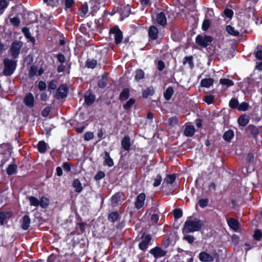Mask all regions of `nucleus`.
Returning <instances> with one entry per match:
<instances>
[{
    "label": "nucleus",
    "instance_id": "nucleus-1",
    "mask_svg": "<svg viewBox=\"0 0 262 262\" xmlns=\"http://www.w3.org/2000/svg\"><path fill=\"white\" fill-rule=\"evenodd\" d=\"M204 225V223L203 221L197 218L193 219L190 216L184 223L182 230L183 233L185 234L199 231Z\"/></svg>",
    "mask_w": 262,
    "mask_h": 262
},
{
    "label": "nucleus",
    "instance_id": "nucleus-2",
    "mask_svg": "<svg viewBox=\"0 0 262 262\" xmlns=\"http://www.w3.org/2000/svg\"><path fill=\"white\" fill-rule=\"evenodd\" d=\"M5 68L3 73L5 76L11 75L16 67V62L14 60L5 58L3 60Z\"/></svg>",
    "mask_w": 262,
    "mask_h": 262
},
{
    "label": "nucleus",
    "instance_id": "nucleus-3",
    "mask_svg": "<svg viewBox=\"0 0 262 262\" xmlns=\"http://www.w3.org/2000/svg\"><path fill=\"white\" fill-rule=\"evenodd\" d=\"M212 41V37L207 35H198L195 39L196 43L202 47H207Z\"/></svg>",
    "mask_w": 262,
    "mask_h": 262
},
{
    "label": "nucleus",
    "instance_id": "nucleus-4",
    "mask_svg": "<svg viewBox=\"0 0 262 262\" xmlns=\"http://www.w3.org/2000/svg\"><path fill=\"white\" fill-rule=\"evenodd\" d=\"M22 46L23 43L21 41H15L12 42L10 49V52L13 58H16L18 57Z\"/></svg>",
    "mask_w": 262,
    "mask_h": 262
},
{
    "label": "nucleus",
    "instance_id": "nucleus-5",
    "mask_svg": "<svg viewBox=\"0 0 262 262\" xmlns=\"http://www.w3.org/2000/svg\"><path fill=\"white\" fill-rule=\"evenodd\" d=\"M112 35H114V37L116 44H119L121 42L123 35L121 30L117 27L112 28L110 31Z\"/></svg>",
    "mask_w": 262,
    "mask_h": 262
},
{
    "label": "nucleus",
    "instance_id": "nucleus-6",
    "mask_svg": "<svg viewBox=\"0 0 262 262\" xmlns=\"http://www.w3.org/2000/svg\"><path fill=\"white\" fill-rule=\"evenodd\" d=\"M150 253L154 255V257L156 259L159 258L161 257L164 256L166 255L167 251L166 250H162L159 247H156L151 249Z\"/></svg>",
    "mask_w": 262,
    "mask_h": 262
},
{
    "label": "nucleus",
    "instance_id": "nucleus-7",
    "mask_svg": "<svg viewBox=\"0 0 262 262\" xmlns=\"http://www.w3.org/2000/svg\"><path fill=\"white\" fill-rule=\"evenodd\" d=\"M68 88L66 84L60 85L57 90L56 97L57 99L64 98L67 95Z\"/></svg>",
    "mask_w": 262,
    "mask_h": 262
},
{
    "label": "nucleus",
    "instance_id": "nucleus-8",
    "mask_svg": "<svg viewBox=\"0 0 262 262\" xmlns=\"http://www.w3.org/2000/svg\"><path fill=\"white\" fill-rule=\"evenodd\" d=\"M145 199V194L144 193H141L139 194L135 202V206L137 209H140L144 204Z\"/></svg>",
    "mask_w": 262,
    "mask_h": 262
},
{
    "label": "nucleus",
    "instance_id": "nucleus-9",
    "mask_svg": "<svg viewBox=\"0 0 262 262\" xmlns=\"http://www.w3.org/2000/svg\"><path fill=\"white\" fill-rule=\"evenodd\" d=\"M24 102L28 107H32L34 105V98L31 93H28L24 99Z\"/></svg>",
    "mask_w": 262,
    "mask_h": 262
},
{
    "label": "nucleus",
    "instance_id": "nucleus-10",
    "mask_svg": "<svg viewBox=\"0 0 262 262\" xmlns=\"http://www.w3.org/2000/svg\"><path fill=\"white\" fill-rule=\"evenodd\" d=\"M151 240V237L149 235H146L143 237L141 242L139 244V247L140 249L145 250L148 247V245Z\"/></svg>",
    "mask_w": 262,
    "mask_h": 262
},
{
    "label": "nucleus",
    "instance_id": "nucleus-11",
    "mask_svg": "<svg viewBox=\"0 0 262 262\" xmlns=\"http://www.w3.org/2000/svg\"><path fill=\"white\" fill-rule=\"evenodd\" d=\"M131 146L130 138L128 136H125L121 141V146L125 150H129Z\"/></svg>",
    "mask_w": 262,
    "mask_h": 262
},
{
    "label": "nucleus",
    "instance_id": "nucleus-12",
    "mask_svg": "<svg viewBox=\"0 0 262 262\" xmlns=\"http://www.w3.org/2000/svg\"><path fill=\"white\" fill-rule=\"evenodd\" d=\"M95 96L91 92H87L84 95V101L88 105H92L95 101Z\"/></svg>",
    "mask_w": 262,
    "mask_h": 262
},
{
    "label": "nucleus",
    "instance_id": "nucleus-13",
    "mask_svg": "<svg viewBox=\"0 0 262 262\" xmlns=\"http://www.w3.org/2000/svg\"><path fill=\"white\" fill-rule=\"evenodd\" d=\"M156 22L162 26L166 24V18L165 14L163 12H160L157 15Z\"/></svg>",
    "mask_w": 262,
    "mask_h": 262
},
{
    "label": "nucleus",
    "instance_id": "nucleus-14",
    "mask_svg": "<svg viewBox=\"0 0 262 262\" xmlns=\"http://www.w3.org/2000/svg\"><path fill=\"white\" fill-rule=\"evenodd\" d=\"M199 258L201 261L205 262L212 261L214 259L213 256L205 252H201L199 255Z\"/></svg>",
    "mask_w": 262,
    "mask_h": 262
},
{
    "label": "nucleus",
    "instance_id": "nucleus-15",
    "mask_svg": "<svg viewBox=\"0 0 262 262\" xmlns=\"http://www.w3.org/2000/svg\"><path fill=\"white\" fill-rule=\"evenodd\" d=\"M158 34V29L155 26H151L148 30V35L149 37L153 40L157 38Z\"/></svg>",
    "mask_w": 262,
    "mask_h": 262
},
{
    "label": "nucleus",
    "instance_id": "nucleus-16",
    "mask_svg": "<svg viewBox=\"0 0 262 262\" xmlns=\"http://www.w3.org/2000/svg\"><path fill=\"white\" fill-rule=\"evenodd\" d=\"M195 132V128L193 125H189L185 127L184 134L187 137L192 136Z\"/></svg>",
    "mask_w": 262,
    "mask_h": 262
},
{
    "label": "nucleus",
    "instance_id": "nucleus-17",
    "mask_svg": "<svg viewBox=\"0 0 262 262\" xmlns=\"http://www.w3.org/2000/svg\"><path fill=\"white\" fill-rule=\"evenodd\" d=\"M228 224L229 227L234 230H236L239 227L238 221L234 218L229 219L228 220Z\"/></svg>",
    "mask_w": 262,
    "mask_h": 262
},
{
    "label": "nucleus",
    "instance_id": "nucleus-18",
    "mask_svg": "<svg viewBox=\"0 0 262 262\" xmlns=\"http://www.w3.org/2000/svg\"><path fill=\"white\" fill-rule=\"evenodd\" d=\"M30 219L28 215H25L23 218V222L21 223V227L24 230L28 229L30 224Z\"/></svg>",
    "mask_w": 262,
    "mask_h": 262
},
{
    "label": "nucleus",
    "instance_id": "nucleus-19",
    "mask_svg": "<svg viewBox=\"0 0 262 262\" xmlns=\"http://www.w3.org/2000/svg\"><path fill=\"white\" fill-rule=\"evenodd\" d=\"M213 79L212 78H205L201 80V85L203 87L209 88L213 83Z\"/></svg>",
    "mask_w": 262,
    "mask_h": 262
},
{
    "label": "nucleus",
    "instance_id": "nucleus-20",
    "mask_svg": "<svg viewBox=\"0 0 262 262\" xmlns=\"http://www.w3.org/2000/svg\"><path fill=\"white\" fill-rule=\"evenodd\" d=\"M246 131L251 133L254 136H256L259 134V128L253 125H249L246 128Z\"/></svg>",
    "mask_w": 262,
    "mask_h": 262
},
{
    "label": "nucleus",
    "instance_id": "nucleus-21",
    "mask_svg": "<svg viewBox=\"0 0 262 262\" xmlns=\"http://www.w3.org/2000/svg\"><path fill=\"white\" fill-rule=\"evenodd\" d=\"M248 122V117L246 115H242L238 119V123L241 126H245Z\"/></svg>",
    "mask_w": 262,
    "mask_h": 262
},
{
    "label": "nucleus",
    "instance_id": "nucleus-22",
    "mask_svg": "<svg viewBox=\"0 0 262 262\" xmlns=\"http://www.w3.org/2000/svg\"><path fill=\"white\" fill-rule=\"evenodd\" d=\"M17 166L15 164H10L7 168L6 172L8 175H12L16 172Z\"/></svg>",
    "mask_w": 262,
    "mask_h": 262
},
{
    "label": "nucleus",
    "instance_id": "nucleus-23",
    "mask_svg": "<svg viewBox=\"0 0 262 262\" xmlns=\"http://www.w3.org/2000/svg\"><path fill=\"white\" fill-rule=\"evenodd\" d=\"M122 195V193H117L112 196V204L113 206H115L120 201Z\"/></svg>",
    "mask_w": 262,
    "mask_h": 262
},
{
    "label": "nucleus",
    "instance_id": "nucleus-24",
    "mask_svg": "<svg viewBox=\"0 0 262 262\" xmlns=\"http://www.w3.org/2000/svg\"><path fill=\"white\" fill-rule=\"evenodd\" d=\"M104 161L107 165L111 167L114 165L113 159L110 157V154L107 151L104 152Z\"/></svg>",
    "mask_w": 262,
    "mask_h": 262
},
{
    "label": "nucleus",
    "instance_id": "nucleus-25",
    "mask_svg": "<svg viewBox=\"0 0 262 262\" xmlns=\"http://www.w3.org/2000/svg\"><path fill=\"white\" fill-rule=\"evenodd\" d=\"M129 96V92L128 89H124L120 94V99L121 101L126 100Z\"/></svg>",
    "mask_w": 262,
    "mask_h": 262
},
{
    "label": "nucleus",
    "instance_id": "nucleus-26",
    "mask_svg": "<svg viewBox=\"0 0 262 262\" xmlns=\"http://www.w3.org/2000/svg\"><path fill=\"white\" fill-rule=\"evenodd\" d=\"M173 89L172 87H168L164 93L165 99L167 100H170L173 94Z\"/></svg>",
    "mask_w": 262,
    "mask_h": 262
},
{
    "label": "nucleus",
    "instance_id": "nucleus-27",
    "mask_svg": "<svg viewBox=\"0 0 262 262\" xmlns=\"http://www.w3.org/2000/svg\"><path fill=\"white\" fill-rule=\"evenodd\" d=\"M73 186L75 188V191L77 192H80L82 190L81 184L78 179H75L74 180Z\"/></svg>",
    "mask_w": 262,
    "mask_h": 262
},
{
    "label": "nucleus",
    "instance_id": "nucleus-28",
    "mask_svg": "<svg viewBox=\"0 0 262 262\" xmlns=\"http://www.w3.org/2000/svg\"><path fill=\"white\" fill-rule=\"evenodd\" d=\"M234 136V133L232 130H228L223 135V138L226 141H230Z\"/></svg>",
    "mask_w": 262,
    "mask_h": 262
},
{
    "label": "nucleus",
    "instance_id": "nucleus-29",
    "mask_svg": "<svg viewBox=\"0 0 262 262\" xmlns=\"http://www.w3.org/2000/svg\"><path fill=\"white\" fill-rule=\"evenodd\" d=\"M154 93V89L152 87L147 88L143 92L142 96L143 97L146 98L149 96L153 95Z\"/></svg>",
    "mask_w": 262,
    "mask_h": 262
},
{
    "label": "nucleus",
    "instance_id": "nucleus-30",
    "mask_svg": "<svg viewBox=\"0 0 262 262\" xmlns=\"http://www.w3.org/2000/svg\"><path fill=\"white\" fill-rule=\"evenodd\" d=\"M38 151L41 153H45L47 150V144L43 141H39L37 145Z\"/></svg>",
    "mask_w": 262,
    "mask_h": 262
},
{
    "label": "nucleus",
    "instance_id": "nucleus-31",
    "mask_svg": "<svg viewBox=\"0 0 262 262\" xmlns=\"http://www.w3.org/2000/svg\"><path fill=\"white\" fill-rule=\"evenodd\" d=\"M130 13V6L128 5L123 7L122 12L121 15L123 17H127Z\"/></svg>",
    "mask_w": 262,
    "mask_h": 262
},
{
    "label": "nucleus",
    "instance_id": "nucleus-32",
    "mask_svg": "<svg viewBox=\"0 0 262 262\" xmlns=\"http://www.w3.org/2000/svg\"><path fill=\"white\" fill-rule=\"evenodd\" d=\"M226 30L229 34L234 36H238L239 34L238 31L235 30L233 27L230 25L226 27Z\"/></svg>",
    "mask_w": 262,
    "mask_h": 262
},
{
    "label": "nucleus",
    "instance_id": "nucleus-33",
    "mask_svg": "<svg viewBox=\"0 0 262 262\" xmlns=\"http://www.w3.org/2000/svg\"><path fill=\"white\" fill-rule=\"evenodd\" d=\"M49 204V200L46 197H42L39 201V205L42 208H46Z\"/></svg>",
    "mask_w": 262,
    "mask_h": 262
},
{
    "label": "nucleus",
    "instance_id": "nucleus-34",
    "mask_svg": "<svg viewBox=\"0 0 262 262\" xmlns=\"http://www.w3.org/2000/svg\"><path fill=\"white\" fill-rule=\"evenodd\" d=\"M119 217V214L117 212H113L109 214L108 219L110 221L114 222L116 221Z\"/></svg>",
    "mask_w": 262,
    "mask_h": 262
},
{
    "label": "nucleus",
    "instance_id": "nucleus-35",
    "mask_svg": "<svg viewBox=\"0 0 262 262\" xmlns=\"http://www.w3.org/2000/svg\"><path fill=\"white\" fill-rule=\"evenodd\" d=\"M10 215L9 212H3L0 213V224L1 225H4L5 219L9 217Z\"/></svg>",
    "mask_w": 262,
    "mask_h": 262
},
{
    "label": "nucleus",
    "instance_id": "nucleus-36",
    "mask_svg": "<svg viewBox=\"0 0 262 262\" xmlns=\"http://www.w3.org/2000/svg\"><path fill=\"white\" fill-rule=\"evenodd\" d=\"M29 200L31 205L37 207L39 205V201L35 197L31 196L29 197Z\"/></svg>",
    "mask_w": 262,
    "mask_h": 262
},
{
    "label": "nucleus",
    "instance_id": "nucleus-37",
    "mask_svg": "<svg viewBox=\"0 0 262 262\" xmlns=\"http://www.w3.org/2000/svg\"><path fill=\"white\" fill-rule=\"evenodd\" d=\"M97 63L96 60H88L86 62V65L89 68L94 69L96 67Z\"/></svg>",
    "mask_w": 262,
    "mask_h": 262
},
{
    "label": "nucleus",
    "instance_id": "nucleus-38",
    "mask_svg": "<svg viewBox=\"0 0 262 262\" xmlns=\"http://www.w3.org/2000/svg\"><path fill=\"white\" fill-rule=\"evenodd\" d=\"M220 81L221 84H222L223 85H227V86H232L234 84L232 80L228 79H225V78L221 79Z\"/></svg>",
    "mask_w": 262,
    "mask_h": 262
},
{
    "label": "nucleus",
    "instance_id": "nucleus-39",
    "mask_svg": "<svg viewBox=\"0 0 262 262\" xmlns=\"http://www.w3.org/2000/svg\"><path fill=\"white\" fill-rule=\"evenodd\" d=\"M144 77V73L142 70H138L136 71L135 79L137 81H139L140 79H142Z\"/></svg>",
    "mask_w": 262,
    "mask_h": 262
},
{
    "label": "nucleus",
    "instance_id": "nucleus-40",
    "mask_svg": "<svg viewBox=\"0 0 262 262\" xmlns=\"http://www.w3.org/2000/svg\"><path fill=\"white\" fill-rule=\"evenodd\" d=\"M238 106V101L237 99L232 98L229 102V106L232 108H237Z\"/></svg>",
    "mask_w": 262,
    "mask_h": 262
},
{
    "label": "nucleus",
    "instance_id": "nucleus-41",
    "mask_svg": "<svg viewBox=\"0 0 262 262\" xmlns=\"http://www.w3.org/2000/svg\"><path fill=\"white\" fill-rule=\"evenodd\" d=\"M135 102V99L133 98H130L128 101H127L126 103L124 105L123 107L125 110H129L130 108L132 106Z\"/></svg>",
    "mask_w": 262,
    "mask_h": 262
},
{
    "label": "nucleus",
    "instance_id": "nucleus-42",
    "mask_svg": "<svg viewBox=\"0 0 262 262\" xmlns=\"http://www.w3.org/2000/svg\"><path fill=\"white\" fill-rule=\"evenodd\" d=\"M37 70L38 69L36 66H32L29 72V77H33L36 74Z\"/></svg>",
    "mask_w": 262,
    "mask_h": 262
},
{
    "label": "nucleus",
    "instance_id": "nucleus-43",
    "mask_svg": "<svg viewBox=\"0 0 262 262\" xmlns=\"http://www.w3.org/2000/svg\"><path fill=\"white\" fill-rule=\"evenodd\" d=\"M210 25V21L209 19H205L202 25V29L206 31L208 29Z\"/></svg>",
    "mask_w": 262,
    "mask_h": 262
},
{
    "label": "nucleus",
    "instance_id": "nucleus-44",
    "mask_svg": "<svg viewBox=\"0 0 262 262\" xmlns=\"http://www.w3.org/2000/svg\"><path fill=\"white\" fill-rule=\"evenodd\" d=\"M192 56H186L184 58L183 64H185L187 62L189 63L190 67H192L193 66V61H192Z\"/></svg>",
    "mask_w": 262,
    "mask_h": 262
},
{
    "label": "nucleus",
    "instance_id": "nucleus-45",
    "mask_svg": "<svg viewBox=\"0 0 262 262\" xmlns=\"http://www.w3.org/2000/svg\"><path fill=\"white\" fill-rule=\"evenodd\" d=\"M8 3L5 0H0V14L2 13L3 10L7 7Z\"/></svg>",
    "mask_w": 262,
    "mask_h": 262
},
{
    "label": "nucleus",
    "instance_id": "nucleus-46",
    "mask_svg": "<svg viewBox=\"0 0 262 262\" xmlns=\"http://www.w3.org/2000/svg\"><path fill=\"white\" fill-rule=\"evenodd\" d=\"M22 32L24 33L25 36L27 38H31V40H34V38L31 37V34H30V33L29 32V30L28 28H27L26 27L23 28Z\"/></svg>",
    "mask_w": 262,
    "mask_h": 262
},
{
    "label": "nucleus",
    "instance_id": "nucleus-47",
    "mask_svg": "<svg viewBox=\"0 0 262 262\" xmlns=\"http://www.w3.org/2000/svg\"><path fill=\"white\" fill-rule=\"evenodd\" d=\"M107 84V80L105 78L103 77L99 81H98V86L100 88H104Z\"/></svg>",
    "mask_w": 262,
    "mask_h": 262
},
{
    "label": "nucleus",
    "instance_id": "nucleus-48",
    "mask_svg": "<svg viewBox=\"0 0 262 262\" xmlns=\"http://www.w3.org/2000/svg\"><path fill=\"white\" fill-rule=\"evenodd\" d=\"M176 180L174 174L168 175L165 179L166 182L168 184H172Z\"/></svg>",
    "mask_w": 262,
    "mask_h": 262
},
{
    "label": "nucleus",
    "instance_id": "nucleus-49",
    "mask_svg": "<svg viewBox=\"0 0 262 262\" xmlns=\"http://www.w3.org/2000/svg\"><path fill=\"white\" fill-rule=\"evenodd\" d=\"M10 23L14 26L18 27L20 24V19L17 17L10 18Z\"/></svg>",
    "mask_w": 262,
    "mask_h": 262
},
{
    "label": "nucleus",
    "instance_id": "nucleus-50",
    "mask_svg": "<svg viewBox=\"0 0 262 262\" xmlns=\"http://www.w3.org/2000/svg\"><path fill=\"white\" fill-rule=\"evenodd\" d=\"M94 138V134L93 132H88L84 135V139L85 141H89Z\"/></svg>",
    "mask_w": 262,
    "mask_h": 262
},
{
    "label": "nucleus",
    "instance_id": "nucleus-51",
    "mask_svg": "<svg viewBox=\"0 0 262 262\" xmlns=\"http://www.w3.org/2000/svg\"><path fill=\"white\" fill-rule=\"evenodd\" d=\"M173 215L175 219H179L182 216V211L180 209H176L173 211Z\"/></svg>",
    "mask_w": 262,
    "mask_h": 262
},
{
    "label": "nucleus",
    "instance_id": "nucleus-52",
    "mask_svg": "<svg viewBox=\"0 0 262 262\" xmlns=\"http://www.w3.org/2000/svg\"><path fill=\"white\" fill-rule=\"evenodd\" d=\"M86 224L83 223H79L77 225V230L80 233H83L85 230Z\"/></svg>",
    "mask_w": 262,
    "mask_h": 262
},
{
    "label": "nucleus",
    "instance_id": "nucleus-53",
    "mask_svg": "<svg viewBox=\"0 0 262 262\" xmlns=\"http://www.w3.org/2000/svg\"><path fill=\"white\" fill-rule=\"evenodd\" d=\"M214 97L212 95H206L205 97L204 100L208 104H210L213 103Z\"/></svg>",
    "mask_w": 262,
    "mask_h": 262
},
{
    "label": "nucleus",
    "instance_id": "nucleus-54",
    "mask_svg": "<svg viewBox=\"0 0 262 262\" xmlns=\"http://www.w3.org/2000/svg\"><path fill=\"white\" fill-rule=\"evenodd\" d=\"M248 104L246 102H243L238 105L237 109L241 111H245L248 109Z\"/></svg>",
    "mask_w": 262,
    "mask_h": 262
},
{
    "label": "nucleus",
    "instance_id": "nucleus-55",
    "mask_svg": "<svg viewBox=\"0 0 262 262\" xmlns=\"http://www.w3.org/2000/svg\"><path fill=\"white\" fill-rule=\"evenodd\" d=\"M162 181V177L160 175L157 176L156 178L155 179L154 183L153 185L154 187H157L159 186Z\"/></svg>",
    "mask_w": 262,
    "mask_h": 262
},
{
    "label": "nucleus",
    "instance_id": "nucleus-56",
    "mask_svg": "<svg viewBox=\"0 0 262 262\" xmlns=\"http://www.w3.org/2000/svg\"><path fill=\"white\" fill-rule=\"evenodd\" d=\"M224 14L228 18H231L233 16V12L232 10L227 8L224 10Z\"/></svg>",
    "mask_w": 262,
    "mask_h": 262
},
{
    "label": "nucleus",
    "instance_id": "nucleus-57",
    "mask_svg": "<svg viewBox=\"0 0 262 262\" xmlns=\"http://www.w3.org/2000/svg\"><path fill=\"white\" fill-rule=\"evenodd\" d=\"M253 237L256 240H260L262 237V232L260 230H256L255 231Z\"/></svg>",
    "mask_w": 262,
    "mask_h": 262
},
{
    "label": "nucleus",
    "instance_id": "nucleus-58",
    "mask_svg": "<svg viewBox=\"0 0 262 262\" xmlns=\"http://www.w3.org/2000/svg\"><path fill=\"white\" fill-rule=\"evenodd\" d=\"M194 237L191 235H186L183 237V239L186 241L189 244H192L194 241Z\"/></svg>",
    "mask_w": 262,
    "mask_h": 262
},
{
    "label": "nucleus",
    "instance_id": "nucleus-59",
    "mask_svg": "<svg viewBox=\"0 0 262 262\" xmlns=\"http://www.w3.org/2000/svg\"><path fill=\"white\" fill-rule=\"evenodd\" d=\"M165 67L164 62L162 60H159L158 62L157 68L160 71H162Z\"/></svg>",
    "mask_w": 262,
    "mask_h": 262
},
{
    "label": "nucleus",
    "instance_id": "nucleus-60",
    "mask_svg": "<svg viewBox=\"0 0 262 262\" xmlns=\"http://www.w3.org/2000/svg\"><path fill=\"white\" fill-rule=\"evenodd\" d=\"M208 203V199H201L199 201V205L201 207L204 208L207 206Z\"/></svg>",
    "mask_w": 262,
    "mask_h": 262
},
{
    "label": "nucleus",
    "instance_id": "nucleus-61",
    "mask_svg": "<svg viewBox=\"0 0 262 262\" xmlns=\"http://www.w3.org/2000/svg\"><path fill=\"white\" fill-rule=\"evenodd\" d=\"M51 111V108L49 106L45 108L41 112V115L43 117H47Z\"/></svg>",
    "mask_w": 262,
    "mask_h": 262
},
{
    "label": "nucleus",
    "instance_id": "nucleus-62",
    "mask_svg": "<svg viewBox=\"0 0 262 262\" xmlns=\"http://www.w3.org/2000/svg\"><path fill=\"white\" fill-rule=\"evenodd\" d=\"M104 176L105 173L103 171H100L95 175V179L98 181L104 178Z\"/></svg>",
    "mask_w": 262,
    "mask_h": 262
},
{
    "label": "nucleus",
    "instance_id": "nucleus-63",
    "mask_svg": "<svg viewBox=\"0 0 262 262\" xmlns=\"http://www.w3.org/2000/svg\"><path fill=\"white\" fill-rule=\"evenodd\" d=\"M178 123V119L176 117H173L168 119V124L170 125H174Z\"/></svg>",
    "mask_w": 262,
    "mask_h": 262
},
{
    "label": "nucleus",
    "instance_id": "nucleus-64",
    "mask_svg": "<svg viewBox=\"0 0 262 262\" xmlns=\"http://www.w3.org/2000/svg\"><path fill=\"white\" fill-rule=\"evenodd\" d=\"M63 169L67 172H69L71 170V164L69 162H64L62 165Z\"/></svg>",
    "mask_w": 262,
    "mask_h": 262
}]
</instances>
